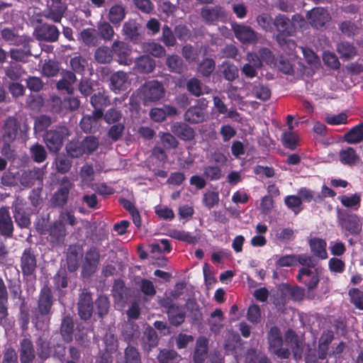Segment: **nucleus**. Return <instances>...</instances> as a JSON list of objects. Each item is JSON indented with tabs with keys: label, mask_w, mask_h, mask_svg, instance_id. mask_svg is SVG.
<instances>
[{
	"label": "nucleus",
	"mask_w": 363,
	"mask_h": 363,
	"mask_svg": "<svg viewBox=\"0 0 363 363\" xmlns=\"http://www.w3.org/2000/svg\"><path fill=\"white\" fill-rule=\"evenodd\" d=\"M201 16L206 25H216L220 21H224L227 15L225 9L219 6H204L201 10Z\"/></svg>",
	"instance_id": "13"
},
{
	"label": "nucleus",
	"mask_w": 363,
	"mask_h": 363,
	"mask_svg": "<svg viewBox=\"0 0 363 363\" xmlns=\"http://www.w3.org/2000/svg\"><path fill=\"white\" fill-rule=\"evenodd\" d=\"M155 61L148 55H142L135 60L134 69L143 74H149L155 68Z\"/></svg>",
	"instance_id": "35"
},
{
	"label": "nucleus",
	"mask_w": 363,
	"mask_h": 363,
	"mask_svg": "<svg viewBox=\"0 0 363 363\" xmlns=\"http://www.w3.org/2000/svg\"><path fill=\"white\" fill-rule=\"evenodd\" d=\"M308 245L314 256L321 259H325L328 257L326 251L327 243L325 240L315 237L309 240Z\"/></svg>",
	"instance_id": "34"
},
{
	"label": "nucleus",
	"mask_w": 363,
	"mask_h": 363,
	"mask_svg": "<svg viewBox=\"0 0 363 363\" xmlns=\"http://www.w3.org/2000/svg\"><path fill=\"white\" fill-rule=\"evenodd\" d=\"M30 129L26 120L23 121L16 116H8L3 121L1 133L4 145L2 150L6 157L9 155L5 152L6 148L10 150V145L16 140L27 141L29 138Z\"/></svg>",
	"instance_id": "1"
},
{
	"label": "nucleus",
	"mask_w": 363,
	"mask_h": 363,
	"mask_svg": "<svg viewBox=\"0 0 363 363\" xmlns=\"http://www.w3.org/2000/svg\"><path fill=\"white\" fill-rule=\"evenodd\" d=\"M140 335V328L137 323L128 320L122 325L121 336L123 340L128 345L138 340Z\"/></svg>",
	"instance_id": "25"
},
{
	"label": "nucleus",
	"mask_w": 363,
	"mask_h": 363,
	"mask_svg": "<svg viewBox=\"0 0 363 363\" xmlns=\"http://www.w3.org/2000/svg\"><path fill=\"white\" fill-rule=\"evenodd\" d=\"M60 30L52 24L43 23L37 29V39L48 43L57 42L60 36Z\"/></svg>",
	"instance_id": "21"
},
{
	"label": "nucleus",
	"mask_w": 363,
	"mask_h": 363,
	"mask_svg": "<svg viewBox=\"0 0 363 363\" xmlns=\"http://www.w3.org/2000/svg\"><path fill=\"white\" fill-rule=\"evenodd\" d=\"M82 148L84 154L90 155L93 153L99 147V140L96 137L89 135L85 137L82 141Z\"/></svg>",
	"instance_id": "63"
},
{
	"label": "nucleus",
	"mask_w": 363,
	"mask_h": 363,
	"mask_svg": "<svg viewBox=\"0 0 363 363\" xmlns=\"http://www.w3.org/2000/svg\"><path fill=\"white\" fill-rule=\"evenodd\" d=\"M60 332L65 342L69 343L72 341L74 332V322L70 315H65L62 318Z\"/></svg>",
	"instance_id": "29"
},
{
	"label": "nucleus",
	"mask_w": 363,
	"mask_h": 363,
	"mask_svg": "<svg viewBox=\"0 0 363 363\" xmlns=\"http://www.w3.org/2000/svg\"><path fill=\"white\" fill-rule=\"evenodd\" d=\"M30 154L33 160L37 163H42L47 158V152L45 147L38 143H35L30 147Z\"/></svg>",
	"instance_id": "51"
},
{
	"label": "nucleus",
	"mask_w": 363,
	"mask_h": 363,
	"mask_svg": "<svg viewBox=\"0 0 363 363\" xmlns=\"http://www.w3.org/2000/svg\"><path fill=\"white\" fill-rule=\"evenodd\" d=\"M159 304L165 309L168 320L172 325L178 327L185 321L186 311L184 307L175 303L170 297H163L160 300Z\"/></svg>",
	"instance_id": "3"
},
{
	"label": "nucleus",
	"mask_w": 363,
	"mask_h": 363,
	"mask_svg": "<svg viewBox=\"0 0 363 363\" xmlns=\"http://www.w3.org/2000/svg\"><path fill=\"white\" fill-rule=\"evenodd\" d=\"M140 90L145 103L159 101L164 94L163 84L157 80L146 82Z\"/></svg>",
	"instance_id": "9"
},
{
	"label": "nucleus",
	"mask_w": 363,
	"mask_h": 363,
	"mask_svg": "<svg viewBox=\"0 0 363 363\" xmlns=\"http://www.w3.org/2000/svg\"><path fill=\"white\" fill-rule=\"evenodd\" d=\"M124 363H142L141 354L138 349L128 345L123 351Z\"/></svg>",
	"instance_id": "44"
},
{
	"label": "nucleus",
	"mask_w": 363,
	"mask_h": 363,
	"mask_svg": "<svg viewBox=\"0 0 363 363\" xmlns=\"http://www.w3.org/2000/svg\"><path fill=\"white\" fill-rule=\"evenodd\" d=\"M291 35L277 34L276 40L281 48L289 55H292L296 50V43L294 40L289 38Z\"/></svg>",
	"instance_id": "45"
},
{
	"label": "nucleus",
	"mask_w": 363,
	"mask_h": 363,
	"mask_svg": "<svg viewBox=\"0 0 363 363\" xmlns=\"http://www.w3.org/2000/svg\"><path fill=\"white\" fill-rule=\"evenodd\" d=\"M165 63L169 71L173 73L182 74L187 69L183 60L177 55H168Z\"/></svg>",
	"instance_id": "37"
},
{
	"label": "nucleus",
	"mask_w": 363,
	"mask_h": 363,
	"mask_svg": "<svg viewBox=\"0 0 363 363\" xmlns=\"http://www.w3.org/2000/svg\"><path fill=\"white\" fill-rule=\"evenodd\" d=\"M90 104L97 117H103L105 108L111 104L109 96L105 91H99L90 98Z\"/></svg>",
	"instance_id": "22"
},
{
	"label": "nucleus",
	"mask_w": 363,
	"mask_h": 363,
	"mask_svg": "<svg viewBox=\"0 0 363 363\" xmlns=\"http://www.w3.org/2000/svg\"><path fill=\"white\" fill-rule=\"evenodd\" d=\"M170 236L177 240L185 242L188 244H195L199 238L184 230H173L171 231Z\"/></svg>",
	"instance_id": "56"
},
{
	"label": "nucleus",
	"mask_w": 363,
	"mask_h": 363,
	"mask_svg": "<svg viewBox=\"0 0 363 363\" xmlns=\"http://www.w3.org/2000/svg\"><path fill=\"white\" fill-rule=\"evenodd\" d=\"M82 255H79L76 246H70L67 250L66 260L67 269L70 272H74L79 268V261Z\"/></svg>",
	"instance_id": "42"
},
{
	"label": "nucleus",
	"mask_w": 363,
	"mask_h": 363,
	"mask_svg": "<svg viewBox=\"0 0 363 363\" xmlns=\"http://www.w3.org/2000/svg\"><path fill=\"white\" fill-rule=\"evenodd\" d=\"M158 344L157 332L150 325L144 330L141 339V346L144 351L150 352Z\"/></svg>",
	"instance_id": "32"
},
{
	"label": "nucleus",
	"mask_w": 363,
	"mask_h": 363,
	"mask_svg": "<svg viewBox=\"0 0 363 363\" xmlns=\"http://www.w3.org/2000/svg\"><path fill=\"white\" fill-rule=\"evenodd\" d=\"M94 304L96 313L99 318H104L108 315L111 303L107 296L104 294L99 296L96 299Z\"/></svg>",
	"instance_id": "43"
},
{
	"label": "nucleus",
	"mask_w": 363,
	"mask_h": 363,
	"mask_svg": "<svg viewBox=\"0 0 363 363\" xmlns=\"http://www.w3.org/2000/svg\"><path fill=\"white\" fill-rule=\"evenodd\" d=\"M282 144L286 148L294 150L298 145V137L291 130L285 132L282 134Z\"/></svg>",
	"instance_id": "60"
},
{
	"label": "nucleus",
	"mask_w": 363,
	"mask_h": 363,
	"mask_svg": "<svg viewBox=\"0 0 363 363\" xmlns=\"http://www.w3.org/2000/svg\"><path fill=\"white\" fill-rule=\"evenodd\" d=\"M77 310L81 319L84 320L90 319L94 311V303L90 292L84 291L79 294Z\"/></svg>",
	"instance_id": "19"
},
{
	"label": "nucleus",
	"mask_w": 363,
	"mask_h": 363,
	"mask_svg": "<svg viewBox=\"0 0 363 363\" xmlns=\"http://www.w3.org/2000/svg\"><path fill=\"white\" fill-rule=\"evenodd\" d=\"M350 302L356 308L363 310V291L358 288H352L348 291Z\"/></svg>",
	"instance_id": "64"
},
{
	"label": "nucleus",
	"mask_w": 363,
	"mask_h": 363,
	"mask_svg": "<svg viewBox=\"0 0 363 363\" xmlns=\"http://www.w3.org/2000/svg\"><path fill=\"white\" fill-rule=\"evenodd\" d=\"M267 339L269 352L279 359H288L291 355L289 348L284 347L281 330L277 326L272 327L267 333Z\"/></svg>",
	"instance_id": "4"
},
{
	"label": "nucleus",
	"mask_w": 363,
	"mask_h": 363,
	"mask_svg": "<svg viewBox=\"0 0 363 363\" xmlns=\"http://www.w3.org/2000/svg\"><path fill=\"white\" fill-rule=\"evenodd\" d=\"M100 252L98 247H91L85 253L84 261L82 267V272L84 277L93 275L100 262Z\"/></svg>",
	"instance_id": "12"
},
{
	"label": "nucleus",
	"mask_w": 363,
	"mask_h": 363,
	"mask_svg": "<svg viewBox=\"0 0 363 363\" xmlns=\"http://www.w3.org/2000/svg\"><path fill=\"white\" fill-rule=\"evenodd\" d=\"M336 50L343 60L352 59L357 55V49L354 45L347 41L337 44Z\"/></svg>",
	"instance_id": "40"
},
{
	"label": "nucleus",
	"mask_w": 363,
	"mask_h": 363,
	"mask_svg": "<svg viewBox=\"0 0 363 363\" xmlns=\"http://www.w3.org/2000/svg\"><path fill=\"white\" fill-rule=\"evenodd\" d=\"M232 30L236 39L243 45H255L259 41V34L245 23L232 24Z\"/></svg>",
	"instance_id": "6"
},
{
	"label": "nucleus",
	"mask_w": 363,
	"mask_h": 363,
	"mask_svg": "<svg viewBox=\"0 0 363 363\" xmlns=\"http://www.w3.org/2000/svg\"><path fill=\"white\" fill-rule=\"evenodd\" d=\"M358 160L359 156L352 147H348L345 150H342L340 152V161L343 164L352 166L356 164Z\"/></svg>",
	"instance_id": "49"
},
{
	"label": "nucleus",
	"mask_w": 363,
	"mask_h": 363,
	"mask_svg": "<svg viewBox=\"0 0 363 363\" xmlns=\"http://www.w3.org/2000/svg\"><path fill=\"white\" fill-rule=\"evenodd\" d=\"M102 117H97L94 114V111L91 114L83 116L80 121L79 125L82 130L85 133H94L97 128L98 121Z\"/></svg>",
	"instance_id": "39"
},
{
	"label": "nucleus",
	"mask_w": 363,
	"mask_h": 363,
	"mask_svg": "<svg viewBox=\"0 0 363 363\" xmlns=\"http://www.w3.org/2000/svg\"><path fill=\"white\" fill-rule=\"evenodd\" d=\"M113 57L112 48L106 46H101L98 48L94 53V58L96 62L101 64L108 63Z\"/></svg>",
	"instance_id": "50"
},
{
	"label": "nucleus",
	"mask_w": 363,
	"mask_h": 363,
	"mask_svg": "<svg viewBox=\"0 0 363 363\" xmlns=\"http://www.w3.org/2000/svg\"><path fill=\"white\" fill-rule=\"evenodd\" d=\"M323 269L318 267L313 269L309 268H301L296 275V279L306 286L308 291L317 287L320 281V276Z\"/></svg>",
	"instance_id": "10"
},
{
	"label": "nucleus",
	"mask_w": 363,
	"mask_h": 363,
	"mask_svg": "<svg viewBox=\"0 0 363 363\" xmlns=\"http://www.w3.org/2000/svg\"><path fill=\"white\" fill-rule=\"evenodd\" d=\"M340 201L345 207L353 208L357 210L360 206L361 195L355 193L350 196L345 195L342 196L340 197Z\"/></svg>",
	"instance_id": "62"
},
{
	"label": "nucleus",
	"mask_w": 363,
	"mask_h": 363,
	"mask_svg": "<svg viewBox=\"0 0 363 363\" xmlns=\"http://www.w3.org/2000/svg\"><path fill=\"white\" fill-rule=\"evenodd\" d=\"M172 133L184 141H191L195 138L193 128L183 122H176L171 125Z\"/></svg>",
	"instance_id": "23"
},
{
	"label": "nucleus",
	"mask_w": 363,
	"mask_h": 363,
	"mask_svg": "<svg viewBox=\"0 0 363 363\" xmlns=\"http://www.w3.org/2000/svg\"><path fill=\"white\" fill-rule=\"evenodd\" d=\"M123 35L125 38L137 44L140 40V34L139 33V24L134 19H129L124 23L122 28Z\"/></svg>",
	"instance_id": "30"
},
{
	"label": "nucleus",
	"mask_w": 363,
	"mask_h": 363,
	"mask_svg": "<svg viewBox=\"0 0 363 363\" xmlns=\"http://www.w3.org/2000/svg\"><path fill=\"white\" fill-rule=\"evenodd\" d=\"M111 48L113 54L116 55L120 65H129L132 64L131 48L126 43L116 40L112 44Z\"/></svg>",
	"instance_id": "20"
},
{
	"label": "nucleus",
	"mask_w": 363,
	"mask_h": 363,
	"mask_svg": "<svg viewBox=\"0 0 363 363\" xmlns=\"http://www.w3.org/2000/svg\"><path fill=\"white\" fill-rule=\"evenodd\" d=\"M220 67L221 73L225 80L232 82L238 77L239 71L235 65L225 61Z\"/></svg>",
	"instance_id": "48"
},
{
	"label": "nucleus",
	"mask_w": 363,
	"mask_h": 363,
	"mask_svg": "<svg viewBox=\"0 0 363 363\" xmlns=\"http://www.w3.org/2000/svg\"><path fill=\"white\" fill-rule=\"evenodd\" d=\"M306 18L310 25L316 29L322 28L330 20V13L322 7H315L308 11Z\"/></svg>",
	"instance_id": "17"
},
{
	"label": "nucleus",
	"mask_w": 363,
	"mask_h": 363,
	"mask_svg": "<svg viewBox=\"0 0 363 363\" xmlns=\"http://www.w3.org/2000/svg\"><path fill=\"white\" fill-rule=\"evenodd\" d=\"M216 68V62L212 58H204L198 66L199 72L204 77H209Z\"/></svg>",
	"instance_id": "52"
},
{
	"label": "nucleus",
	"mask_w": 363,
	"mask_h": 363,
	"mask_svg": "<svg viewBox=\"0 0 363 363\" xmlns=\"http://www.w3.org/2000/svg\"><path fill=\"white\" fill-rule=\"evenodd\" d=\"M159 363H178L179 355L173 350H161L157 356Z\"/></svg>",
	"instance_id": "61"
},
{
	"label": "nucleus",
	"mask_w": 363,
	"mask_h": 363,
	"mask_svg": "<svg viewBox=\"0 0 363 363\" xmlns=\"http://www.w3.org/2000/svg\"><path fill=\"white\" fill-rule=\"evenodd\" d=\"M343 140L348 144H357L363 141V122L347 131L343 135Z\"/></svg>",
	"instance_id": "38"
},
{
	"label": "nucleus",
	"mask_w": 363,
	"mask_h": 363,
	"mask_svg": "<svg viewBox=\"0 0 363 363\" xmlns=\"http://www.w3.org/2000/svg\"><path fill=\"white\" fill-rule=\"evenodd\" d=\"M55 298L52 291L48 285L45 284L40 289L38 298L36 313L38 315L46 317L52 313V307Z\"/></svg>",
	"instance_id": "8"
},
{
	"label": "nucleus",
	"mask_w": 363,
	"mask_h": 363,
	"mask_svg": "<svg viewBox=\"0 0 363 363\" xmlns=\"http://www.w3.org/2000/svg\"><path fill=\"white\" fill-rule=\"evenodd\" d=\"M69 134L67 126L57 125L46 130L43 135V140L50 152L57 153L62 149L65 139Z\"/></svg>",
	"instance_id": "2"
},
{
	"label": "nucleus",
	"mask_w": 363,
	"mask_h": 363,
	"mask_svg": "<svg viewBox=\"0 0 363 363\" xmlns=\"http://www.w3.org/2000/svg\"><path fill=\"white\" fill-rule=\"evenodd\" d=\"M66 10L67 6L62 0H48V8L44 11L43 16L47 19L59 23Z\"/></svg>",
	"instance_id": "18"
},
{
	"label": "nucleus",
	"mask_w": 363,
	"mask_h": 363,
	"mask_svg": "<svg viewBox=\"0 0 363 363\" xmlns=\"http://www.w3.org/2000/svg\"><path fill=\"white\" fill-rule=\"evenodd\" d=\"M73 184L67 177H64L60 184V187L53 194L50 199V203L52 207L63 208L67 203L69 191Z\"/></svg>",
	"instance_id": "11"
},
{
	"label": "nucleus",
	"mask_w": 363,
	"mask_h": 363,
	"mask_svg": "<svg viewBox=\"0 0 363 363\" xmlns=\"http://www.w3.org/2000/svg\"><path fill=\"white\" fill-rule=\"evenodd\" d=\"M143 51L155 57L160 58L166 55L165 48L160 43L155 42L145 43L143 45Z\"/></svg>",
	"instance_id": "46"
},
{
	"label": "nucleus",
	"mask_w": 363,
	"mask_h": 363,
	"mask_svg": "<svg viewBox=\"0 0 363 363\" xmlns=\"http://www.w3.org/2000/svg\"><path fill=\"white\" fill-rule=\"evenodd\" d=\"M48 240L52 247H61L64 245L67 236L65 225L61 221L55 220L48 229Z\"/></svg>",
	"instance_id": "14"
},
{
	"label": "nucleus",
	"mask_w": 363,
	"mask_h": 363,
	"mask_svg": "<svg viewBox=\"0 0 363 363\" xmlns=\"http://www.w3.org/2000/svg\"><path fill=\"white\" fill-rule=\"evenodd\" d=\"M128 75L123 71H118L113 73L110 78L111 88L113 90H123L128 81Z\"/></svg>",
	"instance_id": "47"
},
{
	"label": "nucleus",
	"mask_w": 363,
	"mask_h": 363,
	"mask_svg": "<svg viewBox=\"0 0 363 363\" xmlns=\"http://www.w3.org/2000/svg\"><path fill=\"white\" fill-rule=\"evenodd\" d=\"M298 194L301 198V201H303L307 203H310L313 201L315 203L321 202V197L320 196L319 192H315L310 189L306 187H301L298 191Z\"/></svg>",
	"instance_id": "54"
},
{
	"label": "nucleus",
	"mask_w": 363,
	"mask_h": 363,
	"mask_svg": "<svg viewBox=\"0 0 363 363\" xmlns=\"http://www.w3.org/2000/svg\"><path fill=\"white\" fill-rule=\"evenodd\" d=\"M37 256L35 250L31 247L23 250L20 257V267L23 277H31L35 275L38 267Z\"/></svg>",
	"instance_id": "5"
},
{
	"label": "nucleus",
	"mask_w": 363,
	"mask_h": 363,
	"mask_svg": "<svg viewBox=\"0 0 363 363\" xmlns=\"http://www.w3.org/2000/svg\"><path fill=\"white\" fill-rule=\"evenodd\" d=\"M10 57L16 62H26L32 55L28 44H25L23 49H11Z\"/></svg>",
	"instance_id": "55"
},
{
	"label": "nucleus",
	"mask_w": 363,
	"mask_h": 363,
	"mask_svg": "<svg viewBox=\"0 0 363 363\" xmlns=\"http://www.w3.org/2000/svg\"><path fill=\"white\" fill-rule=\"evenodd\" d=\"M13 216L20 228H28L31 224V211L28 208L16 206L13 209Z\"/></svg>",
	"instance_id": "24"
},
{
	"label": "nucleus",
	"mask_w": 363,
	"mask_h": 363,
	"mask_svg": "<svg viewBox=\"0 0 363 363\" xmlns=\"http://www.w3.org/2000/svg\"><path fill=\"white\" fill-rule=\"evenodd\" d=\"M184 120L190 123L196 124L202 123L208 118V113L205 108L194 106L189 107L184 113Z\"/></svg>",
	"instance_id": "27"
},
{
	"label": "nucleus",
	"mask_w": 363,
	"mask_h": 363,
	"mask_svg": "<svg viewBox=\"0 0 363 363\" xmlns=\"http://www.w3.org/2000/svg\"><path fill=\"white\" fill-rule=\"evenodd\" d=\"M208 352V340L204 336L198 337L193 354L194 363H203L207 358Z\"/></svg>",
	"instance_id": "28"
},
{
	"label": "nucleus",
	"mask_w": 363,
	"mask_h": 363,
	"mask_svg": "<svg viewBox=\"0 0 363 363\" xmlns=\"http://www.w3.org/2000/svg\"><path fill=\"white\" fill-rule=\"evenodd\" d=\"M67 155L72 158H77L84 155L82 143L79 141L71 140L66 145Z\"/></svg>",
	"instance_id": "59"
},
{
	"label": "nucleus",
	"mask_w": 363,
	"mask_h": 363,
	"mask_svg": "<svg viewBox=\"0 0 363 363\" xmlns=\"http://www.w3.org/2000/svg\"><path fill=\"white\" fill-rule=\"evenodd\" d=\"M339 225L351 235H358L362 230V223L359 217L346 210L337 211Z\"/></svg>",
	"instance_id": "7"
},
{
	"label": "nucleus",
	"mask_w": 363,
	"mask_h": 363,
	"mask_svg": "<svg viewBox=\"0 0 363 363\" xmlns=\"http://www.w3.org/2000/svg\"><path fill=\"white\" fill-rule=\"evenodd\" d=\"M273 26L278 31L277 34H283L284 35H293L295 33V28L290 19L285 15L279 14L276 16Z\"/></svg>",
	"instance_id": "26"
},
{
	"label": "nucleus",
	"mask_w": 363,
	"mask_h": 363,
	"mask_svg": "<svg viewBox=\"0 0 363 363\" xmlns=\"http://www.w3.org/2000/svg\"><path fill=\"white\" fill-rule=\"evenodd\" d=\"M44 174L43 169L35 167L31 169L24 171L20 177L19 182L26 188H30L36 182L39 186H43Z\"/></svg>",
	"instance_id": "16"
},
{
	"label": "nucleus",
	"mask_w": 363,
	"mask_h": 363,
	"mask_svg": "<svg viewBox=\"0 0 363 363\" xmlns=\"http://www.w3.org/2000/svg\"><path fill=\"white\" fill-rule=\"evenodd\" d=\"M19 352L21 363H33L35 354L33 342L30 339L26 337L21 341Z\"/></svg>",
	"instance_id": "31"
},
{
	"label": "nucleus",
	"mask_w": 363,
	"mask_h": 363,
	"mask_svg": "<svg viewBox=\"0 0 363 363\" xmlns=\"http://www.w3.org/2000/svg\"><path fill=\"white\" fill-rule=\"evenodd\" d=\"M35 346L37 355L42 362L50 357L52 347L50 342L47 338L38 337L35 341Z\"/></svg>",
	"instance_id": "33"
},
{
	"label": "nucleus",
	"mask_w": 363,
	"mask_h": 363,
	"mask_svg": "<svg viewBox=\"0 0 363 363\" xmlns=\"http://www.w3.org/2000/svg\"><path fill=\"white\" fill-rule=\"evenodd\" d=\"M83 42L89 46H96L99 43L97 31L94 28H86L81 32Z\"/></svg>",
	"instance_id": "58"
},
{
	"label": "nucleus",
	"mask_w": 363,
	"mask_h": 363,
	"mask_svg": "<svg viewBox=\"0 0 363 363\" xmlns=\"http://www.w3.org/2000/svg\"><path fill=\"white\" fill-rule=\"evenodd\" d=\"M15 228L9 208L6 206L0 207V236L5 239L13 238Z\"/></svg>",
	"instance_id": "15"
},
{
	"label": "nucleus",
	"mask_w": 363,
	"mask_h": 363,
	"mask_svg": "<svg viewBox=\"0 0 363 363\" xmlns=\"http://www.w3.org/2000/svg\"><path fill=\"white\" fill-rule=\"evenodd\" d=\"M160 40L168 48L177 45V38L174 31L167 25H164L162 28V36Z\"/></svg>",
	"instance_id": "53"
},
{
	"label": "nucleus",
	"mask_w": 363,
	"mask_h": 363,
	"mask_svg": "<svg viewBox=\"0 0 363 363\" xmlns=\"http://www.w3.org/2000/svg\"><path fill=\"white\" fill-rule=\"evenodd\" d=\"M125 13L124 6L122 4H116L109 9L108 18L113 25L118 26L125 18Z\"/></svg>",
	"instance_id": "41"
},
{
	"label": "nucleus",
	"mask_w": 363,
	"mask_h": 363,
	"mask_svg": "<svg viewBox=\"0 0 363 363\" xmlns=\"http://www.w3.org/2000/svg\"><path fill=\"white\" fill-rule=\"evenodd\" d=\"M96 31L97 34L104 40H111L115 34L113 27L106 21L100 22Z\"/></svg>",
	"instance_id": "57"
},
{
	"label": "nucleus",
	"mask_w": 363,
	"mask_h": 363,
	"mask_svg": "<svg viewBox=\"0 0 363 363\" xmlns=\"http://www.w3.org/2000/svg\"><path fill=\"white\" fill-rule=\"evenodd\" d=\"M9 293L2 277H0V324L9 315Z\"/></svg>",
	"instance_id": "36"
}]
</instances>
